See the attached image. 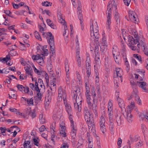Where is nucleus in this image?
<instances>
[{
  "mask_svg": "<svg viewBox=\"0 0 148 148\" xmlns=\"http://www.w3.org/2000/svg\"><path fill=\"white\" fill-rule=\"evenodd\" d=\"M84 113L85 120L88 124L89 132L90 133L95 134V127L93 119V115L90 114L87 106L84 107Z\"/></svg>",
  "mask_w": 148,
  "mask_h": 148,
  "instance_id": "f257e3e1",
  "label": "nucleus"
},
{
  "mask_svg": "<svg viewBox=\"0 0 148 148\" xmlns=\"http://www.w3.org/2000/svg\"><path fill=\"white\" fill-rule=\"evenodd\" d=\"M114 8V10L117 9V5L115 1L113 0L112 2L109 1L108 3L106 14L107 16V20L106 22V27L107 30L110 31V25L111 23V11L112 8Z\"/></svg>",
  "mask_w": 148,
  "mask_h": 148,
  "instance_id": "f03ea898",
  "label": "nucleus"
},
{
  "mask_svg": "<svg viewBox=\"0 0 148 148\" xmlns=\"http://www.w3.org/2000/svg\"><path fill=\"white\" fill-rule=\"evenodd\" d=\"M90 39L98 41L99 38V29L97 22L95 20L90 21Z\"/></svg>",
  "mask_w": 148,
  "mask_h": 148,
  "instance_id": "7ed1b4c3",
  "label": "nucleus"
},
{
  "mask_svg": "<svg viewBox=\"0 0 148 148\" xmlns=\"http://www.w3.org/2000/svg\"><path fill=\"white\" fill-rule=\"evenodd\" d=\"M47 46H45L41 47V50L42 54H37L36 55H33L32 58L34 60H37V62L40 65L43 66L45 65V63L44 61L43 57L45 56H47L49 54V51L48 49H46Z\"/></svg>",
  "mask_w": 148,
  "mask_h": 148,
  "instance_id": "20e7f679",
  "label": "nucleus"
},
{
  "mask_svg": "<svg viewBox=\"0 0 148 148\" xmlns=\"http://www.w3.org/2000/svg\"><path fill=\"white\" fill-rule=\"evenodd\" d=\"M91 61L89 57L87 56L86 58V72L87 73L86 79L87 80L85 81V86L86 88V92H90V89L88 86V80L89 79V77L91 75Z\"/></svg>",
  "mask_w": 148,
  "mask_h": 148,
  "instance_id": "39448f33",
  "label": "nucleus"
},
{
  "mask_svg": "<svg viewBox=\"0 0 148 148\" xmlns=\"http://www.w3.org/2000/svg\"><path fill=\"white\" fill-rule=\"evenodd\" d=\"M90 92H86L85 95L86 96V99L87 103L89 108L90 110H92L93 112L97 116V105H96L95 108L94 106L93 102L92 101V103H91V99L90 97V95L89 94Z\"/></svg>",
  "mask_w": 148,
  "mask_h": 148,
  "instance_id": "423d86ee",
  "label": "nucleus"
},
{
  "mask_svg": "<svg viewBox=\"0 0 148 148\" xmlns=\"http://www.w3.org/2000/svg\"><path fill=\"white\" fill-rule=\"evenodd\" d=\"M134 101L132 102L129 105L127 108V111L125 115V116L127 117V121L130 123H131L132 121V116L131 112L134 108Z\"/></svg>",
  "mask_w": 148,
  "mask_h": 148,
  "instance_id": "0eeeda50",
  "label": "nucleus"
},
{
  "mask_svg": "<svg viewBox=\"0 0 148 148\" xmlns=\"http://www.w3.org/2000/svg\"><path fill=\"white\" fill-rule=\"evenodd\" d=\"M128 45L130 48L132 50L135 51L136 48L134 45L136 44L138 42L137 39H135L132 36H129L128 38Z\"/></svg>",
  "mask_w": 148,
  "mask_h": 148,
  "instance_id": "6e6552de",
  "label": "nucleus"
},
{
  "mask_svg": "<svg viewBox=\"0 0 148 148\" xmlns=\"http://www.w3.org/2000/svg\"><path fill=\"white\" fill-rule=\"evenodd\" d=\"M62 112V108L61 106L59 105L55 108L53 113V118L54 119L59 118L61 116Z\"/></svg>",
  "mask_w": 148,
  "mask_h": 148,
  "instance_id": "1a4fd4ad",
  "label": "nucleus"
},
{
  "mask_svg": "<svg viewBox=\"0 0 148 148\" xmlns=\"http://www.w3.org/2000/svg\"><path fill=\"white\" fill-rule=\"evenodd\" d=\"M129 17L131 21L136 24H138L139 21L136 14L133 10H129Z\"/></svg>",
  "mask_w": 148,
  "mask_h": 148,
  "instance_id": "9d476101",
  "label": "nucleus"
},
{
  "mask_svg": "<svg viewBox=\"0 0 148 148\" xmlns=\"http://www.w3.org/2000/svg\"><path fill=\"white\" fill-rule=\"evenodd\" d=\"M67 97L65 90L62 89L60 86L58 88V95L57 98L58 101L60 102L62 101L63 97Z\"/></svg>",
  "mask_w": 148,
  "mask_h": 148,
  "instance_id": "9b49d317",
  "label": "nucleus"
},
{
  "mask_svg": "<svg viewBox=\"0 0 148 148\" xmlns=\"http://www.w3.org/2000/svg\"><path fill=\"white\" fill-rule=\"evenodd\" d=\"M112 106V101L110 100L108 104V112L109 119L110 120H112L113 117Z\"/></svg>",
  "mask_w": 148,
  "mask_h": 148,
  "instance_id": "f8f14e48",
  "label": "nucleus"
},
{
  "mask_svg": "<svg viewBox=\"0 0 148 148\" xmlns=\"http://www.w3.org/2000/svg\"><path fill=\"white\" fill-rule=\"evenodd\" d=\"M105 120L104 117L102 116H101L99 121V125L100 128L102 132L104 133L106 131V129L105 125Z\"/></svg>",
  "mask_w": 148,
  "mask_h": 148,
  "instance_id": "ddd939ff",
  "label": "nucleus"
},
{
  "mask_svg": "<svg viewBox=\"0 0 148 148\" xmlns=\"http://www.w3.org/2000/svg\"><path fill=\"white\" fill-rule=\"evenodd\" d=\"M136 84L139 87L141 88L145 92H148V84L146 82L137 81Z\"/></svg>",
  "mask_w": 148,
  "mask_h": 148,
  "instance_id": "4468645a",
  "label": "nucleus"
},
{
  "mask_svg": "<svg viewBox=\"0 0 148 148\" xmlns=\"http://www.w3.org/2000/svg\"><path fill=\"white\" fill-rule=\"evenodd\" d=\"M117 76L116 77H118L119 79H120L121 82L123 81V79L122 76L123 75V71L122 69L120 68L117 67L116 69Z\"/></svg>",
  "mask_w": 148,
  "mask_h": 148,
  "instance_id": "2eb2a0df",
  "label": "nucleus"
},
{
  "mask_svg": "<svg viewBox=\"0 0 148 148\" xmlns=\"http://www.w3.org/2000/svg\"><path fill=\"white\" fill-rule=\"evenodd\" d=\"M71 125V135L72 138H74L76 137V134L77 132V128L74 124L73 123Z\"/></svg>",
  "mask_w": 148,
  "mask_h": 148,
  "instance_id": "dca6fc26",
  "label": "nucleus"
},
{
  "mask_svg": "<svg viewBox=\"0 0 148 148\" xmlns=\"http://www.w3.org/2000/svg\"><path fill=\"white\" fill-rule=\"evenodd\" d=\"M24 69L26 74L29 75L31 76H32L33 70L31 66L27 64L24 67Z\"/></svg>",
  "mask_w": 148,
  "mask_h": 148,
  "instance_id": "f3484780",
  "label": "nucleus"
},
{
  "mask_svg": "<svg viewBox=\"0 0 148 148\" xmlns=\"http://www.w3.org/2000/svg\"><path fill=\"white\" fill-rule=\"evenodd\" d=\"M91 95L93 98L92 101L93 102L94 106L95 108L96 105H97L98 99L96 97V93L94 89L92 90L91 91Z\"/></svg>",
  "mask_w": 148,
  "mask_h": 148,
  "instance_id": "a211bd4d",
  "label": "nucleus"
},
{
  "mask_svg": "<svg viewBox=\"0 0 148 148\" xmlns=\"http://www.w3.org/2000/svg\"><path fill=\"white\" fill-rule=\"evenodd\" d=\"M139 42L138 41V44L137 45V47L139 49H140L142 48V47L145 46H146V44L145 42V41L144 38H140L139 39Z\"/></svg>",
  "mask_w": 148,
  "mask_h": 148,
  "instance_id": "6ab92c4d",
  "label": "nucleus"
},
{
  "mask_svg": "<svg viewBox=\"0 0 148 148\" xmlns=\"http://www.w3.org/2000/svg\"><path fill=\"white\" fill-rule=\"evenodd\" d=\"M47 35L49 36L48 42L50 44V45H54V40L53 38L51 32H48L47 33Z\"/></svg>",
  "mask_w": 148,
  "mask_h": 148,
  "instance_id": "aec40b11",
  "label": "nucleus"
},
{
  "mask_svg": "<svg viewBox=\"0 0 148 148\" xmlns=\"http://www.w3.org/2000/svg\"><path fill=\"white\" fill-rule=\"evenodd\" d=\"M121 46L122 48L121 51V54L123 59H126V56L125 52V46L123 42H121Z\"/></svg>",
  "mask_w": 148,
  "mask_h": 148,
  "instance_id": "412c9836",
  "label": "nucleus"
},
{
  "mask_svg": "<svg viewBox=\"0 0 148 148\" xmlns=\"http://www.w3.org/2000/svg\"><path fill=\"white\" fill-rule=\"evenodd\" d=\"M117 100L119 103V105L121 109V110L124 108L125 107V104L123 99H120L119 96L117 97Z\"/></svg>",
  "mask_w": 148,
  "mask_h": 148,
  "instance_id": "4be33fe9",
  "label": "nucleus"
},
{
  "mask_svg": "<svg viewBox=\"0 0 148 148\" xmlns=\"http://www.w3.org/2000/svg\"><path fill=\"white\" fill-rule=\"evenodd\" d=\"M51 97L50 95L48 96H47L45 97V107L46 108H48V106L50 103V102L51 101Z\"/></svg>",
  "mask_w": 148,
  "mask_h": 148,
  "instance_id": "5701e85b",
  "label": "nucleus"
},
{
  "mask_svg": "<svg viewBox=\"0 0 148 148\" xmlns=\"http://www.w3.org/2000/svg\"><path fill=\"white\" fill-rule=\"evenodd\" d=\"M112 53L113 57L119 54V49L116 46L113 47Z\"/></svg>",
  "mask_w": 148,
  "mask_h": 148,
  "instance_id": "b1692460",
  "label": "nucleus"
},
{
  "mask_svg": "<svg viewBox=\"0 0 148 148\" xmlns=\"http://www.w3.org/2000/svg\"><path fill=\"white\" fill-rule=\"evenodd\" d=\"M116 121L118 126H120L122 123V120L121 119V115L120 114H117L116 115Z\"/></svg>",
  "mask_w": 148,
  "mask_h": 148,
  "instance_id": "393cba45",
  "label": "nucleus"
},
{
  "mask_svg": "<svg viewBox=\"0 0 148 148\" xmlns=\"http://www.w3.org/2000/svg\"><path fill=\"white\" fill-rule=\"evenodd\" d=\"M47 69L49 71L50 73L51 74L52 77H54L55 76V75L53 73L52 69V66L51 64H48L47 66Z\"/></svg>",
  "mask_w": 148,
  "mask_h": 148,
  "instance_id": "a878e982",
  "label": "nucleus"
},
{
  "mask_svg": "<svg viewBox=\"0 0 148 148\" xmlns=\"http://www.w3.org/2000/svg\"><path fill=\"white\" fill-rule=\"evenodd\" d=\"M65 110L69 115L72 114V110L70 104L65 106Z\"/></svg>",
  "mask_w": 148,
  "mask_h": 148,
  "instance_id": "bb28decb",
  "label": "nucleus"
},
{
  "mask_svg": "<svg viewBox=\"0 0 148 148\" xmlns=\"http://www.w3.org/2000/svg\"><path fill=\"white\" fill-rule=\"evenodd\" d=\"M75 109L79 112H80L82 110V104H77L75 103H73Z\"/></svg>",
  "mask_w": 148,
  "mask_h": 148,
  "instance_id": "cd10ccee",
  "label": "nucleus"
},
{
  "mask_svg": "<svg viewBox=\"0 0 148 148\" xmlns=\"http://www.w3.org/2000/svg\"><path fill=\"white\" fill-rule=\"evenodd\" d=\"M66 127H62L60 130V134L62 137H65L66 136Z\"/></svg>",
  "mask_w": 148,
  "mask_h": 148,
  "instance_id": "c85d7f7f",
  "label": "nucleus"
},
{
  "mask_svg": "<svg viewBox=\"0 0 148 148\" xmlns=\"http://www.w3.org/2000/svg\"><path fill=\"white\" fill-rule=\"evenodd\" d=\"M115 18L117 23H119L120 20V16L118 12H116L114 13Z\"/></svg>",
  "mask_w": 148,
  "mask_h": 148,
  "instance_id": "c756f323",
  "label": "nucleus"
},
{
  "mask_svg": "<svg viewBox=\"0 0 148 148\" xmlns=\"http://www.w3.org/2000/svg\"><path fill=\"white\" fill-rule=\"evenodd\" d=\"M47 24L51 28L53 29H56V27L55 26H54L51 21L49 19H47Z\"/></svg>",
  "mask_w": 148,
  "mask_h": 148,
  "instance_id": "7c9ffc66",
  "label": "nucleus"
},
{
  "mask_svg": "<svg viewBox=\"0 0 148 148\" xmlns=\"http://www.w3.org/2000/svg\"><path fill=\"white\" fill-rule=\"evenodd\" d=\"M77 13L78 18L81 21V24L82 25V22L83 17L82 14L81 9H80V8L79 9H78V10Z\"/></svg>",
  "mask_w": 148,
  "mask_h": 148,
  "instance_id": "2f4dec72",
  "label": "nucleus"
},
{
  "mask_svg": "<svg viewBox=\"0 0 148 148\" xmlns=\"http://www.w3.org/2000/svg\"><path fill=\"white\" fill-rule=\"evenodd\" d=\"M73 103H75L77 104H82V99L81 97H78L77 98L74 99L73 100Z\"/></svg>",
  "mask_w": 148,
  "mask_h": 148,
  "instance_id": "473e14b6",
  "label": "nucleus"
},
{
  "mask_svg": "<svg viewBox=\"0 0 148 148\" xmlns=\"http://www.w3.org/2000/svg\"><path fill=\"white\" fill-rule=\"evenodd\" d=\"M39 118L40 123L42 124H43L46 122V120L45 116L42 114H40Z\"/></svg>",
  "mask_w": 148,
  "mask_h": 148,
  "instance_id": "72a5a7b5",
  "label": "nucleus"
},
{
  "mask_svg": "<svg viewBox=\"0 0 148 148\" xmlns=\"http://www.w3.org/2000/svg\"><path fill=\"white\" fill-rule=\"evenodd\" d=\"M30 141L28 140L25 141L23 145L24 148H32L31 145H30Z\"/></svg>",
  "mask_w": 148,
  "mask_h": 148,
  "instance_id": "f704fd0d",
  "label": "nucleus"
},
{
  "mask_svg": "<svg viewBox=\"0 0 148 148\" xmlns=\"http://www.w3.org/2000/svg\"><path fill=\"white\" fill-rule=\"evenodd\" d=\"M116 62L118 64H120L121 62V60L120 56L119 55L115 56L113 57Z\"/></svg>",
  "mask_w": 148,
  "mask_h": 148,
  "instance_id": "c9c22d12",
  "label": "nucleus"
},
{
  "mask_svg": "<svg viewBox=\"0 0 148 148\" xmlns=\"http://www.w3.org/2000/svg\"><path fill=\"white\" fill-rule=\"evenodd\" d=\"M65 71L66 73L69 72V62L67 59H66L65 62Z\"/></svg>",
  "mask_w": 148,
  "mask_h": 148,
  "instance_id": "e433bc0d",
  "label": "nucleus"
},
{
  "mask_svg": "<svg viewBox=\"0 0 148 148\" xmlns=\"http://www.w3.org/2000/svg\"><path fill=\"white\" fill-rule=\"evenodd\" d=\"M140 49L143 50L144 54L148 56V49L147 47V45L143 47H142V48H141Z\"/></svg>",
  "mask_w": 148,
  "mask_h": 148,
  "instance_id": "4c0bfd02",
  "label": "nucleus"
},
{
  "mask_svg": "<svg viewBox=\"0 0 148 148\" xmlns=\"http://www.w3.org/2000/svg\"><path fill=\"white\" fill-rule=\"evenodd\" d=\"M134 95L135 97V100L137 101V103L139 105H141L142 103L139 97L136 94H134Z\"/></svg>",
  "mask_w": 148,
  "mask_h": 148,
  "instance_id": "58836bf2",
  "label": "nucleus"
},
{
  "mask_svg": "<svg viewBox=\"0 0 148 148\" xmlns=\"http://www.w3.org/2000/svg\"><path fill=\"white\" fill-rule=\"evenodd\" d=\"M96 75L95 78V84L96 86H99V73L98 72L96 73Z\"/></svg>",
  "mask_w": 148,
  "mask_h": 148,
  "instance_id": "ea45409f",
  "label": "nucleus"
},
{
  "mask_svg": "<svg viewBox=\"0 0 148 148\" xmlns=\"http://www.w3.org/2000/svg\"><path fill=\"white\" fill-rule=\"evenodd\" d=\"M119 78L118 77H115L114 78V82L115 84V87L117 88L119 86L118 83L119 82Z\"/></svg>",
  "mask_w": 148,
  "mask_h": 148,
  "instance_id": "a19ab883",
  "label": "nucleus"
},
{
  "mask_svg": "<svg viewBox=\"0 0 148 148\" xmlns=\"http://www.w3.org/2000/svg\"><path fill=\"white\" fill-rule=\"evenodd\" d=\"M33 99L32 98L30 99H28L27 101V104L28 106H31L34 105Z\"/></svg>",
  "mask_w": 148,
  "mask_h": 148,
  "instance_id": "79ce46f5",
  "label": "nucleus"
},
{
  "mask_svg": "<svg viewBox=\"0 0 148 148\" xmlns=\"http://www.w3.org/2000/svg\"><path fill=\"white\" fill-rule=\"evenodd\" d=\"M102 36L103 37L102 38V41L103 42V45H104L105 46H106H106H107V45H106L107 44L106 43V39L105 36V34L104 33H103V32Z\"/></svg>",
  "mask_w": 148,
  "mask_h": 148,
  "instance_id": "37998d69",
  "label": "nucleus"
},
{
  "mask_svg": "<svg viewBox=\"0 0 148 148\" xmlns=\"http://www.w3.org/2000/svg\"><path fill=\"white\" fill-rule=\"evenodd\" d=\"M143 145V142L142 140H140L135 145V147L136 148H139Z\"/></svg>",
  "mask_w": 148,
  "mask_h": 148,
  "instance_id": "c03bdc74",
  "label": "nucleus"
},
{
  "mask_svg": "<svg viewBox=\"0 0 148 148\" xmlns=\"http://www.w3.org/2000/svg\"><path fill=\"white\" fill-rule=\"evenodd\" d=\"M55 126L56 123H54L51 125L50 126L51 134L52 133V132H56Z\"/></svg>",
  "mask_w": 148,
  "mask_h": 148,
  "instance_id": "a18cd8bd",
  "label": "nucleus"
},
{
  "mask_svg": "<svg viewBox=\"0 0 148 148\" xmlns=\"http://www.w3.org/2000/svg\"><path fill=\"white\" fill-rule=\"evenodd\" d=\"M34 35L37 39L39 40H41V37L38 32L35 31L34 33Z\"/></svg>",
  "mask_w": 148,
  "mask_h": 148,
  "instance_id": "49530a36",
  "label": "nucleus"
},
{
  "mask_svg": "<svg viewBox=\"0 0 148 148\" xmlns=\"http://www.w3.org/2000/svg\"><path fill=\"white\" fill-rule=\"evenodd\" d=\"M32 142H33V143L37 146H38L40 144L38 141L35 138H34L33 139H32Z\"/></svg>",
  "mask_w": 148,
  "mask_h": 148,
  "instance_id": "de8ad7c7",
  "label": "nucleus"
},
{
  "mask_svg": "<svg viewBox=\"0 0 148 148\" xmlns=\"http://www.w3.org/2000/svg\"><path fill=\"white\" fill-rule=\"evenodd\" d=\"M0 130L1 131V132L2 135L3 136H6L5 132H6V128L5 127H0Z\"/></svg>",
  "mask_w": 148,
  "mask_h": 148,
  "instance_id": "09e8293b",
  "label": "nucleus"
},
{
  "mask_svg": "<svg viewBox=\"0 0 148 148\" xmlns=\"http://www.w3.org/2000/svg\"><path fill=\"white\" fill-rule=\"evenodd\" d=\"M52 4L51 3H50L47 1H44L42 3V5L43 6H44L46 7L49 6H51Z\"/></svg>",
  "mask_w": 148,
  "mask_h": 148,
  "instance_id": "8fccbe9b",
  "label": "nucleus"
},
{
  "mask_svg": "<svg viewBox=\"0 0 148 148\" xmlns=\"http://www.w3.org/2000/svg\"><path fill=\"white\" fill-rule=\"evenodd\" d=\"M72 94L73 96V100L74 99H75L76 98H77V90H73L72 92Z\"/></svg>",
  "mask_w": 148,
  "mask_h": 148,
  "instance_id": "3c124183",
  "label": "nucleus"
},
{
  "mask_svg": "<svg viewBox=\"0 0 148 148\" xmlns=\"http://www.w3.org/2000/svg\"><path fill=\"white\" fill-rule=\"evenodd\" d=\"M99 40H98V41H96L95 40H92V41H96V43L97 44V46H95V52L98 51L99 50Z\"/></svg>",
  "mask_w": 148,
  "mask_h": 148,
  "instance_id": "603ef678",
  "label": "nucleus"
},
{
  "mask_svg": "<svg viewBox=\"0 0 148 148\" xmlns=\"http://www.w3.org/2000/svg\"><path fill=\"white\" fill-rule=\"evenodd\" d=\"M45 79L47 86L48 85L49 82V77L47 73H46L45 75Z\"/></svg>",
  "mask_w": 148,
  "mask_h": 148,
  "instance_id": "864d4df0",
  "label": "nucleus"
},
{
  "mask_svg": "<svg viewBox=\"0 0 148 148\" xmlns=\"http://www.w3.org/2000/svg\"><path fill=\"white\" fill-rule=\"evenodd\" d=\"M58 17L59 21H60L62 20L63 21V22H65L64 19L62 18V16L61 15V14L59 12L58 14Z\"/></svg>",
  "mask_w": 148,
  "mask_h": 148,
  "instance_id": "5fc2aeb1",
  "label": "nucleus"
},
{
  "mask_svg": "<svg viewBox=\"0 0 148 148\" xmlns=\"http://www.w3.org/2000/svg\"><path fill=\"white\" fill-rule=\"evenodd\" d=\"M66 73V82L67 84H70V79L69 78V72H67Z\"/></svg>",
  "mask_w": 148,
  "mask_h": 148,
  "instance_id": "6e6d98bb",
  "label": "nucleus"
},
{
  "mask_svg": "<svg viewBox=\"0 0 148 148\" xmlns=\"http://www.w3.org/2000/svg\"><path fill=\"white\" fill-rule=\"evenodd\" d=\"M56 132H52V133L51 134V140L52 141V143L54 144V138H55L56 136Z\"/></svg>",
  "mask_w": 148,
  "mask_h": 148,
  "instance_id": "4d7b16f0",
  "label": "nucleus"
},
{
  "mask_svg": "<svg viewBox=\"0 0 148 148\" xmlns=\"http://www.w3.org/2000/svg\"><path fill=\"white\" fill-rule=\"evenodd\" d=\"M139 117L142 120H143L144 118L147 119L148 118V116L144 115V114L142 113H140Z\"/></svg>",
  "mask_w": 148,
  "mask_h": 148,
  "instance_id": "13d9d810",
  "label": "nucleus"
},
{
  "mask_svg": "<svg viewBox=\"0 0 148 148\" xmlns=\"http://www.w3.org/2000/svg\"><path fill=\"white\" fill-rule=\"evenodd\" d=\"M76 56H79L80 55V52H79V50L80 48L79 47V46H76Z\"/></svg>",
  "mask_w": 148,
  "mask_h": 148,
  "instance_id": "bf43d9fd",
  "label": "nucleus"
},
{
  "mask_svg": "<svg viewBox=\"0 0 148 148\" xmlns=\"http://www.w3.org/2000/svg\"><path fill=\"white\" fill-rule=\"evenodd\" d=\"M17 87L18 89L20 91L23 92V90L24 88V86L22 85L18 84L17 86Z\"/></svg>",
  "mask_w": 148,
  "mask_h": 148,
  "instance_id": "052dcab7",
  "label": "nucleus"
},
{
  "mask_svg": "<svg viewBox=\"0 0 148 148\" xmlns=\"http://www.w3.org/2000/svg\"><path fill=\"white\" fill-rule=\"evenodd\" d=\"M139 137L138 136H136L133 137V138H131V140L132 141H136L139 139Z\"/></svg>",
  "mask_w": 148,
  "mask_h": 148,
  "instance_id": "680f3d73",
  "label": "nucleus"
},
{
  "mask_svg": "<svg viewBox=\"0 0 148 148\" xmlns=\"http://www.w3.org/2000/svg\"><path fill=\"white\" fill-rule=\"evenodd\" d=\"M109 122L110 123V127L111 128V130H113V128L114 127V124L113 122V120L112 119L111 120H109Z\"/></svg>",
  "mask_w": 148,
  "mask_h": 148,
  "instance_id": "e2e57ef3",
  "label": "nucleus"
},
{
  "mask_svg": "<svg viewBox=\"0 0 148 148\" xmlns=\"http://www.w3.org/2000/svg\"><path fill=\"white\" fill-rule=\"evenodd\" d=\"M29 92V88L27 87H24V88L23 90V93H28Z\"/></svg>",
  "mask_w": 148,
  "mask_h": 148,
  "instance_id": "0e129e2a",
  "label": "nucleus"
},
{
  "mask_svg": "<svg viewBox=\"0 0 148 148\" xmlns=\"http://www.w3.org/2000/svg\"><path fill=\"white\" fill-rule=\"evenodd\" d=\"M76 73L77 75V79L79 81H80L81 79V77L80 76V75L79 72L78 71H76Z\"/></svg>",
  "mask_w": 148,
  "mask_h": 148,
  "instance_id": "69168bd1",
  "label": "nucleus"
},
{
  "mask_svg": "<svg viewBox=\"0 0 148 148\" xmlns=\"http://www.w3.org/2000/svg\"><path fill=\"white\" fill-rule=\"evenodd\" d=\"M125 4L127 6H128L130 3L131 0H123Z\"/></svg>",
  "mask_w": 148,
  "mask_h": 148,
  "instance_id": "338daca9",
  "label": "nucleus"
},
{
  "mask_svg": "<svg viewBox=\"0 0 148 148\" xmlns=\"http://www.w3.org/2000/svg\"><path fill=\"white\" fill-rule=\"evenodd\" d=\"M68 145L66 143H64L62 145L60 148H68Z\"/></svg>",
  "mask_w": 148,
  "mask_h": 148,
  "instance_id": "774afa93",
  "label": "nucleus"
}]
</instances>
